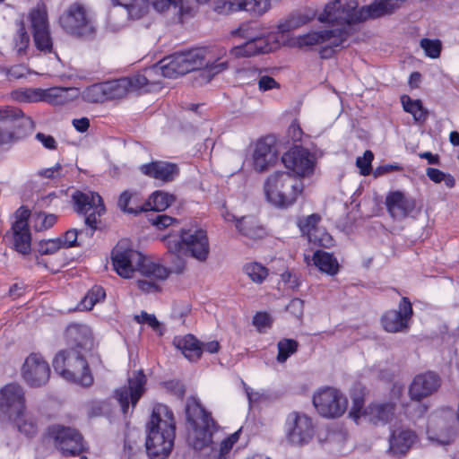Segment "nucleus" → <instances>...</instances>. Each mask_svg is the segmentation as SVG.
<instances>
[{
	"label": "nucleus",
	"mask_w": 459,
	"mask_h": 459,
	"mask_svg": "<svg viewBox=\"0 0 459 459\" xmlns=\"http://www.w3.org/2000/svg\"><path fill=\"white\" fill-rule=\"evenodd\" d=\"M168 251L174 255H184L204 263L210 254V244L205 230L196 228H181L161 237Z\"/></svg>",
	"instance_id": "obj_6"
},
{
	"label": "nucleus",
	"mask_w": 459,
	"mask_h": 459,
	"mask_svg": "<svg viewBox=\"0 0 459 459\" xmlns=\"http://www.w3.org/2000/svg\"><path fill=\"white\" fill-rule=\"evenodd\" d=\"M146 383L145 375L142 370L134 372L128 378V386L116 390V398L118 401L124 414H127L129 404L134 408L144 392Z\"/></svg>",
	"instance_id": "obj_19"
},
{
	"label": "nucleus",
	"mask_w": 459,
	"mask_h": 459,
	"mask_svg": "<svg viewBox=\"0 0 459 459\" xmlns=\"http://www.w3.org/2000/svg\"><path fill=\"white\" fill-rule=\"evenodd\" d=\"M146 451L151 459H166L172 451L176 422L172 411L165 404L153 406L146 427Z\"/></svg>",
	"instance_id": "obj_4"
},
{
	"label": "nucleus",
	"mask_w": 459,
	"mask_h": 459,
	"mask_svg": "<svg viewBox=\"0 0 459 459\" xmlns=\"http://www.w3.org/2000/svg\"><path fill=\"white\" fill-rule=\"evenodd\" d=\"M75 93L74 88L53 87L42 90L41 100L52 105H64L72 101Z\"/></svg>",
	"instance_id": "obj_36"
},
{
	"label": "nucleus",
	"mask_w": 459,
	"mask_h": 459,
	"mask_svg": "<svg viewBox=\"0 0 459 459\" xmlns=\"http://www.w3.org/2000/svg\"><path fill=\"white\" fill-rule=\"evenodd\" d=\"M187 444L195 453L196 459H224L239 438L236 431L223 439L219 449L212 440L214 422L195 398H190L186 406Z\"/></svg>",
	"instance_id": "obj_1"
},
{
	"label": "nucleus",
	"mask_w": 459,
	"mask_h": 459,
	"mask_svg": "<svg viewBox=\"0 0 459 459\" xmlns=\"http://www.w3.org/2000/svg\"><path fill=\"white\" fill-rule=\"evenodd\" d=\"M271 8V0H248L247 12L262 15Z\"/></svg>",
	"instance_id": "obj_55"
},
{
	"label": "nucleus",
	"mask_w": 459,
	"mask_h": 459,
	"mask_svg": "<svg viewBox=\"0 0 459 459\" xmlns=\"http://www.w3.org/2000/svg\"><path fill=\"white\" fill-rule=\"evenodd\" d=\"M253 74H257L258 87L262 91H266L274 88H279V83L271 76L262 75L261 72L254 70L251 72Z\"/></svg>",
	"instance_id": "obj_57"
},
{
	"label": "nucleus",
	"mask_w": 459,
	"mask_h": 459,
	"mask_svg": "<svg viewBox=\"0 0 459 459\" xmlns=\"http://www.w3.org/2000/svg\"><path fill=\"white\" fill-rule=\"evenodd\" d=\"M307 240L314 245L323 247H331L333 245V237L321 227L311 234V236L307 238Z\"/></svg>",
	"instance_id": "obj_50"
},
{
	"label": "nucleus",
	"mask_w": 459,
	"mask_h": 459,
	"mask_svg": "<svg viewBox=\"0 0 459 459\" xmlns=\"http://www.w3.org/2000/svg\"><path fill=\"white\" fill-rule=\"evenodd\" d=\"M18 38L16 39V45L19 47L18 51L23 50L30 41V37L26 31L23 21L19 22V29L17 32Z\"/></svg>",
	"instance_id": "obj_59"
},
{
	"label": "nucleus",
	"mask_w": 459,
	"mask_h": 459,
	"mask_svg": "<svg viewBox=\"0 0 459 459\" xmlns=\"http://www.w3.org/2000/svg\"><path fill=\"white\" fill-rule=\"evenodd\" d=\"M320 219L321 218L318 214H311L307 217L300 219L298 222V226L302 234L308 238L320 228L318 227Z\"/></svg>",
	"instance_id": "obj_49"
},
{
	"label": "nucleus",
	"mask_w": 459,
	"mask_h": 459,
	"mask_svg": "<svg viewBox=\"0 0 459 459\" xmlns=\"http://www.w3.org/2000/svg\"><path fill=\"white\" fill-rule=\"evenodd\" d=\"M83 99L91 103H102L106 101L103 82L94 83L87 87L82 92Z\"/></svg>",
	"instance_id": "obj_46"
},
{
	"label": "nucleus",
	"mask_w": 459,
	"mask_h": 459,
	"mask_svg": "<svg viewBox=\"0 0 459 459\" xmlns=\"http://www.w3.org/2000/svg\"><path fill=\"white\" fill-rule=\"evenodd\" d=\"M134 196V194L131 193L130 191H124L121 193L118 201L117 205L118 207L128 213L132 214H137L141 212L144 211L143 206L140 205H130L131 203H134V200L133 199Z\"/></svg>",
	"instance_id": "obj_48"
},
{
	"label": "nucleus",
	"mask_w": 459,
	"mask_h": 459,
	"mask_svg": "<svg viewBox=\"0 0 459 459\" xmlns=\"http://www.w3.org/2000/svg\"><path fill=\"white\" fill-rule=\"evenodd\" d=\"M248 0H219L215 3L214 10L220 14H228L237 11L247 12Z\"/></svg>",
	"instance_id": "obj_42"
},
{
	"label": "nucleus",
	"mask_w": 459,
	"mask_h": 459,
	"mask_svg": "<svg viewBox=\"0 0 459 459\" xmlns=\"http://www.w3.org/2000/svg\"><path fill=\"white\" fill-rule=\"evenodd\" d=\"M374 159V154L371 151H366L363 156H359L356 160V165L360 169L363 176L369 175L371 171V162Z\"/></svg>",
	"instance_id": "obj_56"
},
{
	"label": "nucleus",
	"mask_w": 459,
	"mask_h": 459,
	"mask_svg": "<svg viewBox=\"0 0 459 459\" xmlns=\"http://www.w3.org/2000/svg\"><path fill=\"white\" fill-rule=\"evenodd\" d=\"M417 440V435L409 429H397L389 437V451L394 455H405Z\"/></svg>",
	"instance_id": "obj_28"
},
{
	"label": "nucleus",
	"mask_w": 459,
	"mask_h": 459,
	"mask_svg": "<svg viewBox=\"0 0 459 459\" xmlns=\"http://www.w3.org/2000/svg\"><path fill=\"white\" fill-rule=\"evenodd\" d=\"M24 381L31 387H39L47 384L50 377L48 363L40 354L28 356L22 368Z\"/></svg>",
	"instance_id": "obj_18"
},
{
	"label": "nucleus",
	"mask_w": 459,
	"mask_h": 459,
	"mask_svg": "<svg viewBox=\"0 0 459 459\" xmlns=\"http://www.w3.org/2000/svg\"><path fill=\"white\" fill-rule=\"evenodd\" d=\"M15 425L17 429L27 437L34 436L38 431V426L33 417L24 410L18 417L7 420Z\"/></svg>",
	"instance_id": "obj_40"
},
{
	"label": "nucleus",
	"mask_w": 459,
	"mask_h": 459,
	"mask_svg": "<svg viewBox=\"0 0 459 459\" xmlns=\"http://www.w3.org/2000/svg\"><path fill=\"white\" fill-rule=\"evenodd\" d=\"M114 4L125 7L131 19L137 20L147 13L150 5L157 12L162 13L173 6L178 8V13L183 14L185 9L182 0H112Z\"/></svg>",
	"instance_id": "obj_17"
},
{
	"label": "nucleus",
	"mask_w": 459,
	"mask_h": 459,
	"mask_svg": "<svg viewBox=\"0 0 459 459\" xmlns=\"http://www.w3.org/2000/svg\"><path fill=\"white\" fill-rule=\"evenodd\" d=\"M245 273L255 283L261 284L268 276V269L259 263H249L244 266Z\"/></svg>",
	"instance_id": "obj_44"
},
{
	"label": "nucleus",
	"mask_w": 459,
	"mask_h": 459,
	"mask_svg": "<svg viewBox=\"0 0 459 459\" xmlns=\"http://www.w3.org/2000/svg\"><path fill=\"white\" fill-rule=\"evenodd\" d=\"M299 343L293 339L284 338L278 342L276 360L282 364L298 351Z\"/></svg>",
	"instance_id": "obj_43"
},
{
	"label": "nucleus",
	"mask_w": 459,
	"mask_h": 459,
	"mask_svg": "<svg viewBox=\"0 0 459 459\" xmlns=\"http://www.w3.org/2000/svg\"><path fill=\"white\" fill-rule=\"evenodd\" d=\"M2 71L6 74L10 80L21 79L26 74V68L23 65H14L11 68H2Z\"/></svg>",
	"instance_id": "obj_64"
},
{
	"label": "nucleus",
	"mask_w": 459,
	"mask_h": 459,
	"mask_svg": "<svg viewBox=\"0 0 459 459\" xmlns=\"http://www.w3.org/2000/svg\"><path fill=\"white\" fill-rule=\"evenodd\" d=\"M276 145H255L253 152V167L257 172H264L277 160Z\"/></svg>",
	"instance_id": "obj_30"
},
{
	"label": "nucleus",
	"mask_w": 459,
	"mask_h": 459,
	"mask_svg": "<svg viewBox=\"0 0 459 459\" xmlns=\"http://www.w3.org/2000/svg\"><path fill=\"white\" fill-rule=\"evenodd\" d=\"M13 247L22 255H27L31 249V236L29 227L22 221H14L12 225Z\"/></svg>",
	"instance_id": "obj_32"
},
{
	"label": "nucleus",
	"mask_w": 459,
	"mask_h": 459,
	"mask_svg": "<svg viewBox=\"0 0 459 459\" xmlns=\"http://www.w3.org/2000/svg\"><path fill=\"white\" fill-rule=\"evenodd\" d=\"M152 224L156 226L159 230H163L169 226L178 224V221L170 216L165 214H159L152 220Z\"/></svg>",
	"instance_id": "obj_61"
},
{
	"label": "nucleus",
	"mask_w": 459,
	"mask_h": 459,
	"mask_svg": "<svg viewBox=\"0 0 459 459\" xmlns=\"http://www.w3.org/2000/svg\"><path fill=\"white\" fill-rule=\"evenodd\" d=\"M73 202L75 211L85 216V225L88 227L86 234L92 237L97 229L98 217L105 212V206L101 196L95 192H81L74 193Z\"/></svg>",
	"instance_id": "obj_11"
},
{
	"label": "nucleus",
	"mask_w": 459,
	"mask_h": 459,
	"mask_svg": "<svg viewBox=\"0 0 459 459\" xmlns=\"http://www.w3.org/2000/svg\"><path fill=\"white\" fill-rule=\"evenodd\" d=\"M287 136L289 138L288 143L292 142V143H296L297 142L302 141L303 132L296 121H293L289 126Z\"/></svg>",
	"instance_id": "obj_62"
},
{
	"label": "nucleus",
	"mask_w": 459,
	"mask_h": 459,
	"mask_svg": "<svg viewBox=\"0 0 459 459\" xmlns=\"http://www.w3.org/2000/svg\"><path fill=\"white\" fill-rule=\"evenodd\" d=\"M233 35H238L247 39V41L233 49L236 56H253L260 54L269 53L273 50L269 37H253L248 33V26L242 25L232 31Z\"/></svg>",
	"instance_id": "obj_20"
},
{
	"label": "nucleus",
	"mask_w": 459,
	"mask_h": 459,
	"mask_svg": "<svg viewBox=\"0 0 459 459\" xmlns=\"http://www.w3.org/2000/svg\"><path fill=\"white\" fill-rule=\"evenodd\" d=\"M26 410L23 388L18 384H8L0 389V420L7 421Z\"/></svg>",
	"instance_id": "obj_16"
},
{
	"label": "nucleus",
	"mask_w": 459,
	"mask_h": 459,
	"mask_svg": "<svg viewBox=\"0 0 459 459\" xmlns=\"http://www.w3.org/2000/svg\"><path fill=\"white\" fill-rule=\"evenodd\" d=\"M236 227L243 236L251 239H260L266 235L264 228L253 216H244L236 220Z\"/></svg>",
	"instance_id": "obj_34"
},
{
	"label": "nucleus",
	"mask_w": 459,
	"mask_h": 459,
	"mask_svg": "<svg viewBox=\"0 0 459 459\" xmlns=\"http://www.w3.org/2000/svg\"><path fill=\"white\" fill-rule=\"evenodd\" d=\"M33 227L37 231L48 230L56 222L57 217L52 213L43 212L33 214Z\"/></svg>",
	"instance_id": "obj_47"
},
{
	"label": "nucleus",
	"mask_w": 459,
	"mask_h": 459,
	"mask_svg": "<svg viewBox=\"0 0 459 459\" xmlns=\"http://www.w3.org/2000/svg\"><path fill=\"white\" fill-rule=\"evenodd\" d=\"M394 405L392 403H372L365 408L362 415L365 420L373 424H385L393 417Z\"/></svg>",
	"instance_id": "obj_31"
},
{
	"label": "nucleus",
	"mask_w": 459,
	"mask_h": 459,
	"mask_svg": "<svg viewBox=\"0 0 459 459\" xmlns=\"http://www.w3.org/2000/svg\"><path fill=\"white\" fill-rule=\"evenodd\" d=\"M401 100L403 109L406 112L411 113L415 121L419 123L425 122L428 117V110L424 108L422 102L420 100H411L409 96L403 95L401 97Z\"/></svg>",
	"instance_id": "obj_41"
},
{
	"label": "nucleus",
	"mask_w": 459,
	"mask_h": 459,
	"mask_svg": "<svg viewBox=\"0 0 459 459\" xmlns=\"http://www.w3.org/2000/svg\"><path fill=\"white\" fill-rule=\"evenodd\" d=\"M48 436L64 456L81 455L87 448L81 433L70 427L50 426L48 429Z\"/></svg>",
	"instance_id": "obj_12"
},
{
	"label": "nucleus",
	"mask_w": 459,
	"mask_h": 459,
	"mask_svg": "<svg viewBox=\"0 0 459 459\" xmlns=\"http://www.w3.org/2000/svg\"><path fill=\"white\" fill-rule=\"evenodd\" d=\"M348 37L349 32L345 29L324 30L299 36L295 39V44L299 48L312 47L324 44L325 42L338 45L342 40H347Z\"/></svg>",
	"instance_id": "obj_22"
},
{
	"label": "nucleus",
	"mask_w": 459,
	"mask_h": 459,
	"mask_svg": "<svg viewBox=\"0 0 459 459\" xmlns=\"http://www.w3.org/2000/svg\"><path fill=\"white\" fill-rule=\"evenodd\" d=\"M316 15V13L314 10H308L304 13L295 12L290 14L286 20L281 22L277 28L281 33H286L307 24L314 20Z\"/></svg>",
	"instance_id": "obj_35"
},
{
	"label": "nucleus",
	"mask_w": 459,
	"mask_h": 459,
	"mask_svg": "<svg viewBox=\"0 0 459 459\" xmlns=\"http://www.w3.org/2000/svg\"><path fill=\"white\" fill-rule=\"evenodd\" d=\"M264 190L269 203L285 208L296 202L303 190V183L289 172L277 171L266 178Z\"/></svg>",
	"instance_id": "obj_7"
},
{
	"label": "nucleus",
	"mask_w": 459,
	"mask_h": 459,
	"mask_svg": "<svg viewBox=\"0 0 459 459\" xmlns=\"http://www.w3.org/2000/svg\"><path fill=\"white\" fill-rule=\"evenodd\" d=\"M411 303L408 298L403 297L397 310L387 311L382 316V325L389 333L403 332L408 329V322L412 316Z\"/></svg>",
	"instance_id": "obj_21"
},
{
	"label": "nucleus",
	"mask_w": 459,
	"mask_h": 459,
	"mask_svg": "<svg viewBox=\"0 0 459 459\" xmlns=\"http://www.w3.org/2000/svg\"><path fill=\"white\" fill-rule=\"evenodd\" d=\"M271 317L269 314L265 312H258L253 317V325L262 332L264 328H267L271 325Z\"/></svg>",
	"instance_id": "obj_60"
},
{
	"label": "nucleus",
	"mask_w": 459,
	"mask_h": 459,
	"mask_svg": "<svg viewBox=\"0 0 459 459\" xmlns=\"http://www.w3.org/2000/svg\"><path fill=\"white\" fill-rule=\"evenodd\" d=\"M42 89H26L15 91L13 97L21 102H34L41 100Z\"/></svg>",
	"instance_id": "obj_52"
},
{
	"label": "nucleus",
	"mask_w": 459,
	"mask_h": 459,
	"mask_svg": "<svg viewBox=\"0 0 459 459\" xmlns=\"http://www.w3.org/2000/svg\"><path fill=\"white\" fill-rule=\"evenodd\" d=\"M175 195L165 191L157 190L148 198L143 206L144 211L153 210L157 212L165 211L175 202Z\"/></svg>",
	"instance_id": "obj_38"
},
{
	"label": "nucleus",
	"mask_w": 459,
	"mask_h": 459,
	"mask_svg": "<svg viewBox=\"0 0 459 459\" xmlns=\"http://www.w3.org/2000/svg\"><path fill=\"white\" fill-rule=\"evenodd\" d=\"M427 435L433 444L447 446L454 441L456 429L443 418L433 419L428 427Z\"/></svg>",
	"instance_id": "obj_27"
},
{
	"label": "nucleus",
	"mask_w": 459,
	"mask_h": 459,
	"mask_svg": "<svg viewBox=\"0 0 459 459\" xmlns=\"http://www.w3.org/2000/svg\"><path fill=\"white\" fill-rule=\"evenodd\" d=\"M313 404L317 412L325 418H338L347 410V397L338 389L325 387L313 395Z\"/></svg>",
	"instance_id": "obj_13"
},
{
	"label": "nucleus",
	"mask_w": 459,
	"mask_h": 459,
	"mask_svg": "<svg viewBox=\"0 0 459 459\" xmlns=\"http://www.w3.org/2000/svg\"><path fill=\"white\" fill-rule=\"evenodd\" d=\"M149 280H139L137 281L138 288L147 293L158 292L160 290L159 285L154 281H156L153 277H148ZM157 281H160L157 279Z\"/></svg>",
	"instance_id": "obj_63"
},
{
	"label": "nucleus",
	"mask_w": 459,
	"mask_h": 459,
	"mask_svg": "<svg viewBox=\"0 0 459 459\" xmlns=\"http://www.w3.org/2000/svg\"><path fill=\"white\" fill-rule=\"evenodd\" d=\"M65 339L68 349L77 350L84 354L94 347L92 332L86 325L76 323L69 325L65 331Z\"/></svg>",
	"instance_id": "obj_23"
},
{
	"label": "nucleus",
	"mask_w": 459,
	"mask_h": 459,
	"mask_svg": "<svg viewBox=\"0 0 459 459\" xmlns=\"http://www.w3.org/2000/svg\"><path fill=\"white\" fill-rule=\"evenodd\" d=\"M284 166L298 177H309L314 173L316 156L303 145H292L281 156Z\"/></svg>",
	"instance_id": "obj_15"
},
{
	"label": "nucleus",
	"mask_w": 459,
	"mask_h": 459,
	"mask_svg": "<svg viewBox=\"0 0 459 459\" xmlns=\"http://www.w3.org/2000/svg\"><path fill=\"white\" fill-rule=\"evenodd\" d=\"M439 376L432 371L417 375L409 388L411 400L420 402L423 398L431 395L440 387Z\"/></svg>",
	"instance_id": "obj_25"
},
{
	"label": "nucleus",
	"mask_w": 459,
	"mask_h": 459,
	"mask_svg": "<svg viewBox=\"0 0 459 459\" xmlns=\"http://www.w3.org/2000/svg\"><path fill=\"white\" fill-rule=\"evenodd\" d=\"M111 260L114 270L123 278H132L135 272L160 280H166L169 276L167 267L132 248L126 239L120 240L113 248Z\"/></svg>",
	"instance_id": "obj_5"
},
{
	"label": "nucleus",
	"mask_w": 459,
	"mask_h": 459,
	"mask_svg": "<svg viewBox=\"0 0 459 459\" xmlns=\"http://www.w3.org/2000/svg\"><path fill=\"white\" fill-rule=\"evenodd\" d=\"M87 230H88V228L78 231L75 229H70L67 231H65L64 236L62 238H60L62 247H71L76 246L78 238H82V235H85L86 237L90 238L86 234Z\"/></svg>",
	"instance_id": "obj_53"
},
{
	"label": "nucleus",
	"mask_w": 459,
	"mask_h": 459,
	"mask_svg": "<svg viewBox=\"0 0 459 459\" xmlns=\"http://www.w3.org/2000/svg\"><path fill=\"white\" fill-rule=\"evenodd\" d=\"M106 101L126 97L134 82L131 79L123 77L114 81L103 82Z\"/></svg>",
	"instance_id": "obj_37"
},
{
	"label": "nucleus",
	"mask_w": 459,
	"mask_h": 459,
	"mask_svg": "<svg viewBox=\"0 0 459 459\" xmlns=\"http://www.w3.org/2000/svg\"><path fill=\"white\" fill-rule=\"evenodd\" d=\"M173 344L189 360H196L202 355L201 342L192 334L176 336Z\"/></svg>",
	"instance_id": "obj_33"
},
{
	"label": "nucleus",
	"mask_w": 459,
	"mask_h": 459,
	"mask_svg": "<svg viewBox=\"0 0 459 459\" xmlns=\"http://www.w3.org/2000/svg\"><path fill=\"white\" fill-rule=\"evenodd\" d=\"M63 30L76 38L91 39L96 33V27L85 6L80 3L71 4L59 17Z\"/></svg>",
	"instance_id": "obj_10"
},
{
	"label": "nucleus",
	"mask_w": 459,
	"mask_h": 459,
	"mask_svg": "<svg viewBox=\"0 0 459 459\" xmlns=\"http://www.w3.org/2000/svg\"><path fill=\"white\" fill-rule=\"evenodd\" d=\"M385 205L394 218H405L415 208V202L402 192L390 193L385 199Z\"/></svg>",
	"instance_id": "obj_29"
},
{
	"label": "nucleus",
	"mask_w": 459,
	"mask_h": 459,
	"mask_svg": "<svg viewBox=\"0 0 459 459\" xmlns=\"http://www.w3.org/2000/svg\"><path fill=\"white\" fill-rule=\"evenodd\" d=\"M139 170L146 177L159 180L162 183L172 182L179 174V169L176 163L153 160L142 164Z\"/></svg>",
	"instance_id": "obj_26"
},
{
	"label": "nucleus",
	"mask_w": 459,
	"mask_h": 459,
	"mask_svg": "<svg viewBox=\"0 0 459 459\" xmlns=\"http://www.w3.org/2000/svg\"><path fill=\"white\" fill-rule=\"evenodd\" d=\"M314 264L323 273L334 275L339 271V264L336 258L324 251H316L313 255Z\"/></svg>",
	"instance_id": "obj_39"
},
{
	"label": "nucleus",
	"mask_w": 459,
	"mask_h": 459,
	"mask_svg": "<svg viewBox=\"0 0 459 459\" xmlns=\"http://www.w3.org/2000/svg\"><path fill=\"white\" fill-rule=\"evenodd\" d=\"M406 0H375L372 4L358 9L356 0H333L327 3L318 21L324 23L355 24L368 19L390 15L398 10Z\"/></svg>",
	"instance_id": "obj_2"
},
{
	"label": "nucleus",
	"mask_w": 459,
	"mask_h": 459,
	"mask_svg": "<svg viewBox=\"0 0 459 459\" xmlns=\"http://www.w3.org/2000/svg\"><path fill=\"white\" fill-rule=\"evenodd\" d=\"M106 297L102 287L95 285L85 295L81 302L83 309L91 310L98 302L103 300Z\"/></svg>",
	"instance_id": "obj_45"
},
{
	"label": "nucleus",
	"mask_w": 459,
	"mask_h": 459,
	"mask_svg": "<svg viewBox=\"0 0 459 459\" xmlns=\"http://www.w3.org/2000/svg\"><path fill=\"white\" fill-rule=\"evenodd\" d=\"M34 122L14 107L0 108V143L24 141L34 131Z\"/></svg>",
	"instance_id": "obj_9"
},
{
	"label": "nucleus",
	"mask_w": 459,
	"mask_h": 459,
	"mask_svg": "<svg viewBox=\"0 0 459 459\" xmlns=\"http://www.w3.org/2000/svg\"><path fill=\"white\" fill-rule=\"evenodd\" d=\"M30 18L36 47L41 51L51 52L53 45L47 13L41 10H32L30 13Z\"/></svg>",
	"instance_id": "obj_24"
},
{
	"label": "nucleus",
	"mask_w": 459,
	"mask_h": 459,
	"mask_svg": "<svg viewBox=\"0 0 459 459\" xmlns=\"http://www.w3.org/2000/svg\"><path fill=\"white\" fill-rule=\"evenodd\" d=\"M55 371L64 379L82 386H90L93 383V377L90 371L84 353L73 349H66L58 352L54 360Z\"/></svg>",
	"instance_id": "obj_8"
},
{
	"label": "nucleus",
	"mask_w": 459,
	"mask_h": 459,
	"mask_svg": "<svg viewBox=\"0 0 459 459\" xmlns=\"http://www.w3.org/2000/svg\"><path fill=\"white\" fill-rule=\"evenodd\" d=\"M62 247L61 238H51L42 240L39 244V253L40 255H52Z\"/></svg>",
	"instance_id": "obj_54"
},
{
	"label": "nucleus",
	"mask_w": 459,
	"mask_h": 459,
	"mask_svg": "<svg viewBox=\"0 0 459 459\" xmlns=\"http://www.w3.org/2000/svg\"><path fill=\"white\" fill-rule=\"evenodd\" d=\"M284 431L286 439L290 445H307L314 437L312 419L305 413L292 411L286 418Z\"/></svg>",
	"instance_id": "obj_14"
},
{
	"label": "nucleus",
	"mask_w": 459,
	"mask_h": 459,
	"mask_svg": "<svg viewBox=\"0 0 459 459\" xmlns=\"http://www.w3.org/2000/svg\"><path fill=\"white\" fill-rule=\"evenodd\" d=\"M364 399L361 395H355L352 398V407L350 411V417L352 418L356 422H359L360 419H363L364 411Z\"/></svg>",
	"instance_id": "obj_58"
},
{
	"label": "nucleus",
	"mask_w": 459,
	"mask_h": 459,
	"mask_svg": "<svg viewBox=\"0 0 459 459\" xmlns=\"http://www.w3.org/2000/svg\"><path fill=\"white\" fill-rule=\"evenodd\" d=\"M164 77L176 78L187 73L200 70L204 82H209L216 74L228 68V62L215 58L207 48H194L176 53L160 62Z\"/></svg>",
	"instance_id": "obj_3"
},
{
	"label": "nucleus",
	"mask_w": 459,
	"mask_h": 459,
	"mask_svg": "<svg viewBox=\"0 0 459 459\" xmlns=\"http://www.w3.org/2000/svg\"><path fill=\"white\" fill-rule=\"evenodd\" d=\"M420 46L425 51L427 56L437 58L442 50V43L439 39H422Z\"/></svg>",
	"instance_id": "obj_51"
}]
</instances>
